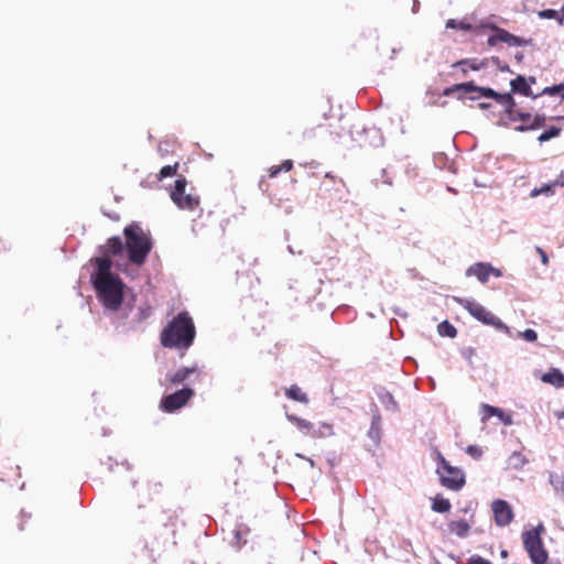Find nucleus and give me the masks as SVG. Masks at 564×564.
<instances>
[{"mask_svg":"<svg viewBox=\"0 0 564 564\" xmlns=\"http://www.w3.org/2000/svg\"><path fill=\"white\" fill-rule=\"evenodd\" d=\"M97 270L91 275V282L98 300L105 308L116 312L123 302V283L121 279L111 273L110 258H96Z\"/></svg>","mask_w":564,"mask_h":564,"instance_id":"obj_1","label":"nucleus"},{"mask_svg":"<svg viewBox=\"0 0 564 564\" xmlns=\"http://www.w3.org/2000/svg\"><path fill=\"white\" fill-rule=\"evenodd\" d=\"M196 328L188 312L178 313L163 328L160 340L163 347L171 349L186 350L195 339Z\"/></svg>","mask_w":564,"mask_h":564,"instance_id":"obj_2","label":"nucleus"},{"mask_svg":"<svg viewBox=\"0 0 564 564\" xmlns=\"http://www.w3.org/2000/svg\"><path fill=\"white\" fill-rule=\"evenodd\" d=\"M123 235L129 261L138 267L143 265L153 248L150 234L139 224L132 223L123 229Z\"/></svg>","mask_w":564,"mask_h":564,"instance_id":"obj_3","label":"nucleus"},{"mask_svg":"<svg viewBox=\"0 0 564 564\" xmlns=\"http://www.w3.org/2000/svg\"><path fill=\"white\" fill-rule=\"evenodd\" d=\"M454 93H458V98H464L469 95L473 100L479 99L480 97L492 98L503 107L514 106V99L511 94H499L488 87H478L474 82H467L462 84H455L444 90L445 96H449Z\"/></svg>","mask_w":564,"mask_h":564,"instance_id":"obj_4","label":"nucleus"},{"mask_svg":"<svg viewBox=\"0 0 564 564\" xmlns=\"http://www.w3.org/2000/svg\"><path fill=\"white\" fill-rule=\"evenodd\" d=\"M544 527L539 524L536 528L522 533V542L533 564H546L549 553L543 545L541 538Z\"/></svg>","mask_w":564,"mask_h":564,"instance_id":"obj_5","label":"nucleus"},{"mask_svg":"<svg viewBox=\"0 0 564 564\" xmlns=\"http://www.w3.org/2000/svg\"><path fill=\"white\" fill-rule=\"evenodd\" d=\"M455 301L477 321L481 322L485 325L492 326L498 330H502L506 334H510V328L505 323H502L500 318H498L496 315H494L490 311H488L478 302L474 300L458 297H456Z\"/></svg>","mask_w":564,"mask_h":564,"instance_id":"obj_6","label":"nucleus"},{"mask_svg":"<svg viewBox=\"0 0 564 564\" xmlns=\"http://www.w3.org/2000/svg\"><path fill=\"white\" fill-rule=\"evenodd\" d=\"M187 180L181 175L176 178L173 189L170 193L172 202L181 209L195 210L200 203L199 196L186 193Z\"/></svg>","mask_w":564,"mask_h":564,"instance_id":"obj_7","label":"nucleus"},{"mask_svg":"<svg viewBox=\"0 0 564 564\" xmlns=\"http://www.w3.org/2000/svg\"><path fill=\"white\" fill-rule=\"evenodd\" d=\"M438 468L437 473L444 487L451 490H459L465 485V475L457 468L453 467L441 453H437Z\"/></svg>","mask_w":564,"mask_h":564,"instance_id":"obj_8","label":"nucleus"},{"mask_svg":"<svg viewBox=\"0 0 564 564\" xmlns=\"http://www.w3.org/2000/svg\"><path fill=\"white\" fill-rule=\"evenodd\" d=\"M288 420L294 424L303 434L313 438H327L334 435V427L329 423H318L317 425L299 417L294 414H286Z\"/></svg>","mask_w":564,"mask_h":564,"instance_id":"obj_9","label":"nucleus"},{"mask_svg":"<svg viewBox=\"0 0 564 564\" xmlns=\"http://www.w3.org/2000/svg\"><path fill=\"white\" fill-rule=\"evenodd\" d=\"M514 106L505 107L506 111L508 113V117L511 121H521V126H519L517 129L520 131L524 130H534L538 128H541L545 123V116L543 115H535L532 116L529 112H521L517 109H514Z\"/></svg>","mask_w":564,"mask_h":564,"instance_id":"obj_10","label":"nucleus"},{"mask_svg":"<svg viewBox=\"0 0 564 564\" xmlns=\"http://www.w3.org/2000/svg\"><path fill=\"white\" fill-rule=\"evenodd\" d=\"M195 392L192 388H183L174 393L162 398L160 408L166 413H173L187 404L194 397Z\"/></svg>","mask_w":564,"mask_h":564,"instance_id":"obj_11","label":"nucleus"},{"mask_svg":"<svg viewBox=\"0 0 564 564\" xmlns=\"http://www.w3.org/2000/svg\"><path fill=\"white\" fill-rule=\"evenodd\" d=\"M494 519L498 527H506L513 520L511 506L502 499L495 500L491 506Z\"/></svg>","mask_w":564,"mask_h":564,"instance_id":"obj_12","label":"nucleus"},{"mask_svg":"<svg viewBox=\"0 0 564 564\" xmlns=\"http://www.w3.org/2000/svg\"><path fill=\"white\" fill-rule=\"evenodd\" d=\"M466 275H474L479 282L487 283L490 275L499 278L502 275V273L499 269L494 268L490 263L477 262L467 269Z\"/></svg>","mask_w":564,"mask_h":564,"instance_id":"obj_13","label":"nucleus"},{"mask_svg":"<svg viewBox=\"0 0 564 564\" xmlns=\"http://www.w3.org/2000/svg\"><path fill=\"white\" fill-rule=\"evenodd\" d=\"M488 45L495 46L498 42L507 43L510 46H520L522 40L505 29L495 28V34L488 37Z\"/></svg>","mask_w":564,"mask_h":564,"instance_id":"obj_14","label":"nucleus"},{"mask_svg":"<svg viewBox=\"0 0 564 564\" xmlns=\"http://www.w3.org/2000/svg\"><path fill=\"white\" fill-rule=\"evenodd\" d=\"M510 86H511V91L514 94H520L525 97H532V98H536L539 96V95L533 94V91L530 87L529 80L527 79V77H524L522 75H518L514 79H512L510 82Z\"/></svg>","mask_w":564,"mask_h":564,"instance_id":"obj_15","label":"nucleus"},{"mask_svg":"<svg viewBox=\"0 0 564 564\" xmlns=\"http://www.w3.org/2000/svg\"><path fill=\"white\" fill-rule=\"evenodd\" d=\"M198 372L199 369L197 366L182 367L178 370H176L173 375L167 376L166 380L171 384H180L188 380L192 375Z\"/></svg>","mask_w":564,"mask_h":564,"instance_id":"obj_16","label":"nucleus"},{"mask_svg":"<svg viewBox=\"0 0 564 564\" xmlns=\"http://www.w3.org/2000/svg\"><path fill=\"white\" fill-rule=\"evenodd\" d=\"M124 248L126 242L123 243L120 237H111L102 247V253L105 254L104 258H109L110 256H120Z\"/></svg>","mask_w":564,"mask_h":564,"instance_id":"obj_17","label":"nucleus"},{"mask_svg":"<svg viewBox=\"0 0 564 564\" xmlns=\"http://www.w3.org/2000/svg\"><path fill=\"white\" fill-rule=\"evenodd\" d=\"M541 381L553 386L556 389L564 388V375L557 368H551L547 372L541 376Z\"/></svg>","mask_w":564,"mask_h":564,"instance_id":"obj_18","label":"nucleus"},{"mask_svg":"<svg viewBox=\"0 0 564 564\" xmlns=\"http://www.w3.org/2000/svg\"><path fill=\"white\" fill-rule=\"evenodd\" d=\"M470 524L466 520H452L448 522V531L449 533L458 536L466 538L470 532Z\"/></svg>","mask_w":564,"mask_h":564,"instance_id":"obj_19","label":"nucleus"},{"mask_svg":"<svg viewBox=\"0 0 564 564\" xmlns=\"http://www.w3.org/2000/svg\"><path fill=\"white\" fill-rule=\"evenodd\" d=\"M285 395L289 399L297 401L300 403H308L307 394L303 392L302 389L296 384H293L290 388L285 389Z\"/></svg>","mask_w":564,"mask_h":564,"instance_id":"obj_20","label":"nucleus"},{"mask_svg":"<svg viewBox=\"0 0 564 564\" xmlns=\"http://www.w3.org/2000/svg\"><path fill=\"white\" fill-rule=\"evenodd\" d=\"M452 508L451 501L442 496L433 499L432 510L440 513L448 512Z\"/></svg>","mask_w":564,"mask_h":564,"instance_id":"obj_21","label":"nucleus"},{"mask_svg":"<svg viewBox=\"0 0 564 564\" xmlns=\"http://www.w3.org/2000/svg\"><path fill=\"white\" fill-rule=\"evenodd\" d=\"M293 169V161L292 160H284L281 164L279 165H272L268 172H269V177H276L279 175L280 172H290L291 170Z\"/></svg>","mask_w":564,"mask_h":564,"instance_id":"obj_22","label":"nucleus"},{"mask_svg":"<svg viewBox=\"0 0 564 564\" xmlns=\"http://www.w3.org/2000/svg\"><path fill=\"white\" fill-rule=\"evenodd\" d=\"M527 463L528 459L520 452H513L508 458L509 466L514 469L522 468Z\"/></svg>","mask_w":564,"mask_h":564,"instance_id":"obj_23","label":"nucleus"},{"mask_svg":"<svg viewBox=\"0 0 564 564\" xmlns=\"http://www.w3.org/2000/svg\"><path fill=\"white\" fill-rule=\"evenodd\" d=\"M437 332L441 336H446L449 338H455L457 335V329L448 322L443 321L437 326Z\"/></svg>","mask_w":564,"mask_h":564,"instance_id":"obj_24","label":"nucleus"},{"mask_svg":"<svg viewBox=\"0 0 564 564\" xmlns=\"http://www.w3.org/2000/svg\"><path fill=\"white\" fill-rule=\"evenodd\" d=\"M458 66L462 67L463 74L466 75L468 69L479 70L481 65L477 64L475 59H462L453 64V67Z\"/></svg>","mask_w":564,"mask_h":564,"instance_id":"obj_25","label":"nucleus"},{"mask_svg":"<svg viewBox=\"0 0 564 564\" xmlns=\"http://www.w3.org/2000/svg\"><path fill=\"white\" fill-rule=\"evenodd\" d=\"M178 166H180L178 162H175L173 165L163 166L156 176L158 181H162L166 177L175 176L177 174Z\"/></svg>","mask_w":564,"mask_h":564,"instance_id":"obj_26","label":"nucleus"},{"mask_svg":"<svg viewBox=\"0 0 564 564\" xmlns=\"http://www.w3.org/2000/svg\"><path fill=\"white\" fill-rule=\"evenodd\" d=\"M556 185H558V182H555L553 184H545V185H543V186H541L539 188H533L531 191V193H530V196L531 197H536V196L542 195V194L551 195V194L554 193L553 187L556 186Z\"/></svg>","mask_w":564,"mask_h":564,"instance_id":"obj_27","label":"nucleus"},{"mask_svg":"<svg viewBox=\"0 0 564 564\" xmlns=\"http://www.w3.org/2000/svg\"><path fill=\"white\" fill-rule=\"evenodd\" d=\"M550 482L554 487L555 491L561 492L564 497V476L557 475V474H551Z\"/></svg>","mask_w":564,"mask_h":564,"instance_id":"obj_28","label":"nucleus"},{"mask_svg":"<svg viewBox=\"0 0 564 564\" xmlns=\"http://www.w3.org/2000/svg\"><path fill=\"white\" fill-rule=\"evenodd\" d=\"M561 133V128L557 127H551L549 130L544 131L538 137V141L540 143L546 142L551 140L552 138L558 137Z\"/></svg>","mask_w":564,"mask_h":564,"instance_id":"obj_29","label":"nucleus"},{"mask_svg":"<svg viewBox=\"0 0 564 564\" xmlns=\"http://www.w3.org/2000/svg\"><path fill=\"white\" fill-rule=\"evenodd\" d=\"M541 95H549V96H555L558 95L562 98H564V82L558 85H553L550 87H545Z\"/></svg>","mask_w":564,"mask_h":564,"instance_id":"obj_30","label":"nucleus"},{"mask_svg":"<svg viewBox=\"0 0 564 564\" xmlns=\"http://www.w3.org/2000/svg\"><path fill=\"white\" fill-rule=\"evenodd\" d=\"M481 412H482L481 421L486 422L489 417H491L498 413H501V409L484 403V404H481Z\"/></svg>","mask_w":564,"mask_h":564,"instance_id":"obj_31","label":"nucleus"},{"mask_svg":"<svg viewBox=\"0 0 564 564\" xmlns=\"http://www.w3.org/2000/svg\"><path fill=\"white\" fill-rule=\"evenodd\" d=\"M446 28L469 31V30H471V24L466 21H457L455 19H449L446 22Z\"/></svg>","mask_w":564,"mask_h":564,"instance_id":"obj_32","label":"nucleus"},{"mask_svg":"<svg viewBox=\"0 0 564 564\" xmlns=\"http://www.w3.org/2000/svg\"><path fill=\"white\" fill-rule=\"evenodd\" d=\"M248 533H249V529L246 525H243V524L238 525V528L234 531V535H235L237 544L246 543L245 536Z\"/></svg>","mask_w":564,"mask_h":564,"instance_id":"obj_33","label":"nucleus"},{"mask_svg":"<svg viewBox=\"0 0 564 564\" xmlns=\"http://www.w3.org/2000/svg\"><path fill=\"white\" fill-rule=\"evenodd\" d=\"M465 451L474 459H480L484 454L481 447H479L478 445H468Z\"/></svg>","mask_w":564,"mask_h":564,"instance_id":"obj_34","label":"nucleus"},{"mask_svg":"<svg viewBox=\"0 0 564 564\" xmlns=\"http://www.w3.org/2000/svg\"><path fill=\"white\" fill-rule=\"evenodd\" d=\"M523 339L527 341H535L538 338V334L534 329L528 328L524 332L520 333Z\"/></svg>","mask_w":564,"mask_h":564,"instance_id":"obj_35","label":"nucleus"},{"mask_svg":"<svg viewBox=\"0 0 564 564\" xmlns=\"http://www.w3.org/2000/svg\"><path fill=\"white\" fill-rule=\"evenodd\" d=\"M539 15L544 19H557L558 12L552 9H547L540 11Z\"/></svg>","mask_w":564,"mask_h":564,"instance_id":"obj_36","label":"nucleus"},{"mask_svg":"<svg viewBox=\"0 0 564 564\" xmlns=\"http://www.w3.org/2000/svg\"><path fill=\"white\" fill-rule=\"evenodd\" d=\"M467 564H491V562L481 556L473 555L468 558Z\"/></svg>","mask_w":564,"mask_h":564,"instance_id":"obj_37","label":"nucleus"},{"mask_svg":"<svg viewBox=\"0 0 564 564\" xmlns=\"http://www.w3.org/2000/svg\"><path fill=\"white\" fill-rule=\"evenodd\" d=\"M536 252L540 254L542 263L544 265H547L549 257H547L546 252L540 247L536 248Z\"/></svg>","mask_w":564,"mask_h":564,"instance_id":"obj_38","label":"nucleus"},{"mask_svg":"<svg viewBox=\"0 0 564 564\" xmlns=\"http://www.w3.org/2000/svg\"><path fill=\"white\" fill-rule=\"evenodd\" d=\"M505 424H511V417L510 415L505 414V412L501 410V413L496 414Z\"/></svg>","mask_w":564,"mask_h":564,"instance_id":"obj_39","label":"nucleus"},{"mask_svg":"<svg viewBox=\"0 0 564 564\" xmlns=\"http://www.w3.org/2000/svg\"><path fill=\"white\" fill-rule=\"evenodd\" d=\"M378 424H379V417H375L373 424H372V427H371V431H370V435L371 436H372V432L375 431V429H378Z\"/></svg>","mask_w":564,"mask_h":564,"instance_id":"obj_40","label":"nucleus"},{"mask_svg":"<svg viewBox=\"0 0 564 564\" xmlns=\"http://www.w3.org/2000/svg\"><path fill=\"white\" fill-rule=\"evenodd\" d=\"M527 79L529 80L530 86L536 83V79H535V77H533V76H530V77H528Z\"/></svg>","mask_w":564,"mask_h":564,"instance_id":"obj_41","label":"nucleus"},{"mask_svg":"<svg viewBox=\"0 0 564 564\" xmlns=\"http://www.w3.org/2000/svg\"><path fill=\"white\" fill-rule=\"evenodd\" d=\"M500 555H501V557H502V558L508 557V551H507V550H502V551L500 552Z\"/></svg>","mask_w":564,"mask_h":564,"instance_id":"obj_42","label":"nucleus"},{"mask_svg":"<svg viewBox=\"0 0 564 564\" xmlns=\"http://www.w3.org/2000/svg\"><path fill=\"white\" fill-rule=\"evenodd\" d=\"M561 13H562V18L560 19V22L562 23V21L564 19V6L562 7Z\"/></svg>","mask_w":564,"mask_h":564,"instance_id":"obj_43","label":"nucleus"},{"mask_svg":"<svg viewBox=\"0 0 564 564\" xmlns=\"http://www.w3.org/2000/svg\"><path fill=\"white\" fill-rule=\"evenodd\" d=\"M307 460L310 462L311 466H314V462H313V459L307 458Z\"/></svg>","mask_w":564,"mask_h":564,"instance_id":"obj_44","label":"nucleus"},{"mask_svg":"<svg viewBox=\"0 0 564 564\" xmlns=\"http://www.w3.org/2000/svg\"><path fill=\"white\" fill-rule=\"evenodd\" d=\"M373 435H378V429H375V431L372 432Z\"/></svg>","mask_w":564,"mask_h":564,"instance_id":"obj_45","label":"nucleus"},{"mask_svg":"<svg viewBox=\"0 0 564 564\" xmlns=\"http://www.w3.org/2000/svg\"><path fill=\"white\" fill-rule=\"evenodd\" d=\"M558 185L564 186V181L558 182Z\"/></svg>","mask_w":564,"mask_h":564,"instance_id":"obj_46","label":"nucleus"}]
</instances>
